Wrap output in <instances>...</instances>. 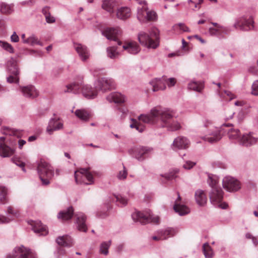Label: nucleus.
<instances>
[{"label":"nucleus","instance_id":"f257e3e1","mask_svg":"<svg viewBox=\"0 0 258 258\" xmlns=\"http://www.w3.org/2000/svg\"><path fill=\"white\" fill-rule=\"evenodd\" d=\"M174 112L168 108L155 107L150 111V114H141L139 119L145 123L156 124L168 131H175L180 128V124L173 119Z\"/></svg>","mask_w":258,"mask_h":258},{"label":"nucleus","instance_id":"f03ea898","mask_svg":"<svg viewBox=\"0 0 258 258\" xmlns=\"http://www.w3.org/2000/svg\"><path fill=\"white\" fill-rule=\"evenodd\" d=\"M218 177L213 174H209L207 182L211 187L209 192V198L212 204L215 207L225 209L228 205L225 203H222L223 198V192L221 188L218 186Z\"/></svg>","mask_w":258,"mask_h":258},{"label":"nucleus","instance_id":"7ed1b4c3","mask_svg":"<svg viewBox=\"0 0 258 258\" xmlns=\"http://www.w3.org/2000/svg\"><path fill=\"white\" fill-rule=\"evenodd\" d=\"M138 38L140 43L148 48L156 49L159 45V31L155 27L148 32H140Z\"/></svg>","mask_w":258,"mask_h":258},{"label":"nucleus","instance_id":"20e7f679","mask_svg":"<svg viewBox=\"0 0 258 258\" xmlns=\"http://www.w3.org/2000/svg\"><path fill=\"white\" fill-rule=\"evenodd\" d=\"M37 172L42 184L47 185L49 184V180L54 175L53 167L44 160H41L37 164Z\"/></svg>","mask_w":258,"mask_h":258},{"label":"nucleus","instance_id":"39448f33","mask_svg":"<svg viewBox=\"0 0 258 258\" xmlns=\"http://www.w3.org/2000/svg\"><path fill=\"white\" fill-rule=\"evenodd\" d=\"M135 1L139 5L137 8V18L141 23H146L156 19V13L154 11L148 10L147 4L145 1Z\"/></svg>","mask_w":258,"mask_h":258},{"label":"nucleus","instance_id":"423d86ee","mask_svg":"<svg viewBox=\"0 0 258 258\" xmlns=\"http://www.w3.org/2000/svg\"><path fill=\"white\" fill-rule=\"evenodd\" d=\"M7 68L9 74L7 78V82L18 84L20 81V71L17 60L14 58H11L7 62Z\"/></svg>","mask_w":258,"mask_h":258},{"label":"nucleus","instance_id":"0eeeda50","mask_svg":"<svg viewBox=\"0 0 258 258\" xmlns=\"http://www.w3.org/2000/svg\"><path fill=\"white\" fill-rule=\"evenodd\" d=\"M132 217L135 222H139L142 224H146L149 223L158 224L159 218L151 214L149 211L146 214L140 211H136L132 214Z\"/></svg>","mask_w":258,"mask_h":258},{"label":"nucleus","instance_id":"6e6552de","mask_svg":"<svg viewBox=\"0 0 258 258\" xmlns=\"http://www.w3.org/2000/svg\"><path fill=\"white\" fill-rule=\"evenodd\" d=\"M74 176L77 184L90 185L94 183L93 176L89 171V168H81L80 170L75 171Z\"/></svg>","mask_w":258,"mask_h":258},{"label":"nucleus","instance_id":"1a4fd4ad","mask_svg":"<svg viewBox=\"0 0 258 258\" xmlns=\"http://www.w3.org/2000/svg\"><path fill=\"white\" fill-rule=\"evenodd\" d=\"M236 29L249 31L254 28V21L252 17L243 16L237 18L233 25Z\"/></svg>","mask_w":258,"mask_h":258},{"label":"nucleus","instance_id":"9d476101","mask_svg":"<svg viewBox=\"0 0 258 258\" xmlns=\"http://www.w3.org/2000/svg\"><path fill=\"white\" fill-rule=\"evenodd\" d=\"M6 258H37L35 253L23 246L16 247L13 251V254L8 255Z\"/></svg>","mask_w":258,"mask_h":258},{"label":"nucleus","instance_id":"9b49d317","mask_svg":"<svg viewBox=\"0 0 258 258\" xmlns=\"http://www.w3.org/2000/svg\"><path fill=\"white\" fill-rule=\"evenodd\" d=\"M96 90L105 92L107 90L114 89L115 86L114 81L110 78H101L97 80L94 83Z\"/></svg>","mask_w":258,"mask_h":258},{"label":"nucleus","instance_id":"f8f14e48","mask_svg":"<svg viewBox=\"0 0 258 258\" xmlns=\"http://www.w3.org/2000/svg\"><path fill=\"white\" fill-rule=\"evenodd\" d=\"M223 187L229 192L236 191L240 188V182L230 176H225L222 180Z\"/></svg>","mask_w":258,"mask_h":258},{"label":"nucleus","instance_id":"ddd939ff","mask_svg":"<svg viewBox=\"0 0 258 258\" xmlns=\"http://www.w3.org/2000/svg\"><path fill=\"white\" fill-rule=\"evenodd\" d=\"M121 34V30L120 28H107L102 31V34L107 39L113 40L117 42V44L120 46L121 42L118 39V37Z\"/></svg>","mask_w":258,"mask_h":258},{"label":"nucleus","instance_id":"4468645a","mask_svg":"<svg viewBox=\"0 0 258 258\" xmlns=\"http://www.w3.org/2000/svg\"><path fill=\"white\" fill-rule=\"evenodd\" d=\"M232 124L224 123L221 127V131H223L224 133H227L228 137L231 140L237 141L239 143V139L241 138L242 135L238 129L231 128L230 129H225V127H230L232 126Z\"/></svg>","mask_w":258,"mask_h":258},{"label":"nucleus","instance_id":"2eb2a0df","mask_svg":"<svg viewBox=\"0 0 258 258\" xmlns=\"http://www.w3.org/2000/svg\"><path fill=\"white\" fill-rule=\"evenodd\" d=\"M153 148L149 147H140L135 149L134 156L139 161H144L152 153Z\"/></svg>","mask_w":258,"mask_h":258},{"label":"nucleus","instance_id":"dca6fc26","mask_svg":"<svg viewBox=\"0 0 258 258\" xmlns=\"http://www.w3.org/2000/svg\"><path fill=\"white\" fill-rule=\"evenodd\" d=\"M258 141V138L254 136L253 132L244 133L239 139V144L245 146L249 147L255 144Z\"/></svg>","mask_w":258,"mask_h":258},{"label":"nucleus","instance_id":"f3484780","mask_svg":"<svg viewBox=\"0 0 258 258\" xmlns=\"http://www.w3.org/2000/svg\"><path fill=\"white\" fill-rule=\"evenodd\" d=\"M222 138L221 131L217 127L208 131L207 134L203 136L202 139L211 143H213L219 141Z\"/></svg>","mask_w":258,"mask_h":258},{"label":"nucleus","instance_id":"a211bd4d","mask_svg":"<svg viewBox=\"0 0 258 258\" xmlns=\"http://www.w3.org/2000/svg\"><path fill=\"white\" fill-rule=\"evenodd\" d=\"M28 224L32 227L33 231L38 235H46L48 230L45 225H42L40 221H29Z\"/></svg>","mask_w":258,"mask_h":258},{"label":"nucleus","instance_id":"6ab92c4d","mask_svg":"<svg viewBox=\"0 0 258 258\" xmlns=\"http://www.w3.org/2000/svg\"><path fill=\"white\" fill-rule=\"evenodd\" d=\"M76 217L77 228L80 231L86 232L88 228L86 224V216L83 213L77 212L75 214Z\"/></svg>","mask_w":258,"mask_h":258},{"label":"nucleus","instance_id":"aec40b11","mask_svg":"<svg viewBox=\"0 0 258 258\" xmlns=\"http://www.w3.org/2000/svg\"><path fill=\"white\" fill-rule=\"evenodd\" d=\"M63 127V123L59 120V118H51L48 122L46 131L51 135L54 131L59 130Z\"/></svg>","mask_w":258,"mask_h":258},{"label":"nucleus","instance_id":"412c9836","mask_svg":"<svg viewBox=\"0 0 258 258\" xmlns=\"http://www.w3.org/2000/svg\"><path fill=\"white\" fill-rule=\"evenodd\" d=\"M74 47L82 60L85 61L89 58L90 53L86 46L80 43H74Z\"/></svg>","mask_w":258,"mask_h":258},{"label":"nucleus","instance_id":"4be33fe9","mask_svg":"<svg viewBox=\"0 0 258 258\" xmlns=\"http://www.w3.org/2000/svg\"><path fill=\"white\" fill-rule=\"evenodd\" d=\"M230 31L229 28L225 26H218V28H210L209 32L211 36L222 38L224 34H228Z\"/></svg>","mask_w":258,"mask_h":258},{"label":"nucleus","instance_id":"5701e85b","mask_svg":"<svg viewBox=\"0 0 258 258\" xmlns=\"http://www.w3.org/2000/svg\"><path fill=\"white\" fill-rule=\"evenodd\" d=\"M189 141L184 137H178L174 139L172 145L174 149H183L188 147Z\"/></svg>","mask_w":258,"mask_h":258},{"label":"nucleus","instance_id":"b1692460","mask_svg":"<svg viewBox=\"0 0 258 258\" xmlns=\"http://www.w3.org/2000/svg\"><path fill=\"white\" fill-rule=\"evenodd\" d=\"M20 90L22 93L25 97L33 98L38 95V92L34 86L32 85L20 87Z\"/></svg>","mask_w":258,"mask_h":258},{"label":"nucleus","instance_id":"393cba45","mask_svg":"<svg viewBox=\"0 0 258 258\" xmlns=\"http://www.w3.org/2000/svg\"><path fill=\"white\" fill-rule=\"evenodd\" d=\"M97 91L99 90H96L95 87L93 88L91 86L86 85L83 86L82 93L85 98L88 99H93L97 96Z\"/></svg>","mask_w":258,"mask_h":258},{"label":"nucleus","instance_id":"a878e982","mask_svg":"<svg viewBox=\"0 0 258 258\" xmlns=\"http://www.w3.org/2000/svg\"><path fill=\"white\" fill-rule=\"evenodd\" d=\"M66 89L63 90L64 93H79L82 91V81L80 82H74L66 86Z\"/></svg>","mask_w":258,"mask_h":258},{"label":"nucleus","instance_id":"bb28decb","mask_svg":"<svg viewBox=\"0 0 258 258\" xmlns=\"http://www.w3.org/2000/svg\"><path fill=\"white\" fill-rule=\"evenodd\" d=\"M106 99L109 102L115 103H123L125 100V97L118 92H112L106 97Z\"/></svg>","mask_w":258,"mask_h":258},{"label":"nucleus","instance_id":"cd10ccee","mask_svg":"<svg viewBox=\"0 0 258 258\" xmlns=\"http://www.w3.org/2000/svg\"><path fill=\"white\" fill-rule=\"evenodd\" d=\"M15 149L9 147L6 143H0V156L8 157L14 154Z\"/></svg>","mask_w":258,"mask_h":258},{"label":"nucleus","instance_id":"c85d7f7f","mask_svg":"<svg viewBox=\"0 0 258 258\" xmlns=\"http://www.w3.org/2000/svg\"><path fill=\"white\" fill-rule=\"evenodd\" d=\"M195 199L197 203L200 206H204L207 203V198L204 191L198 189L195 192Z\"/></svg>","mask_w":258,"mask_h":258},{"label":"nucleus","instance_id":"c756f323","mask_svg":"<svg viewBox=\"0 0 258 258\" xmlns=\"http://www.w3.org/2000/svg\"><path fill=\"white\" fill-rule=\"evenodd\" d=\"M117 7V3L113 0H104L102 2V8L108 13H112Z\"/></svg>","mask_w":258,"mask_h":258},{"label":"nucleus","instance_id":"7c9ffc66","mask_svg":"<svg viewBox=\"0 0 258 258\" xmlns=\"http://www.w3.org/2000/svg\"><path fill=\"white\" fill-rule=\"evenodd\" d=\"M74 214V209L72 207H69L66 210L59 212L57 217L62 221L70 220Z\"/></svg>","mask_w":258,"mask_h":258},{"label":"nucleus","instance_id":"2f4dec72","mask_svg":"<svg viewBox=\"0 0 258 258\" xmlns=\"http://www.w3.org/2000/svg\"><path fill=\"white\" fill-rule=\"evenodd\" d=\"M152 90L156 92L159 90H164L166 88V83L164 82V76L161 78H156L153 82Z\"/></svg>","mask_w":258,"mask_h":258},{"label":"nucleus","instance_id":"473e14b6","mask_svg":"<svg viewBox=\"0 0 258 258\" xmlns=\"http://www.w3.org/2000/svg\"><path fill=\"white\" fill-rule=\"evenodd\" d=\"M123 49L126 50L127 52L132 54H136L140 51L139 46L136 42H130L122 46Z\"/></svg>","mask_w":258,"mask_h":258},{"label":"nucleus","instance_id":"72a5a7b5","mask_svg":"<svg viewBox=\"0 0 258 258\" xmlns=\"http://www.w3.org/2000/svg\"><path fill=\"white\" fill-rule=\"evenodd\" d=\"M173 209L180 216L185 215L190 212L189 209L186 206L178 203L177 201L174 204Z\"/></svg>","mask_w":258,"mask_h":258},{"label":"nucleus","instance_id":"f704fd0d","mask_svg":"<svg viewBox=\"0 0 258 258\" xmlns=\"http://www.w3.org/2000/svg\"><path fill=\"white\" fill-rule=\"evenodd\" d=\"M116 17L121 20H125L131 16V10L126 7H121L117 9Z\"/></svg>","mask_w":258,"mask_h":258},{"label":"nucleus","instance_id":"c9c22d12","mask_svg":"<svg viewBox=\"0 0 258 258\" xmlns=\"http://www.w3.org/2000/svg\"><path fill=\"white\" fill-rule=\"evenodd\" d=\"M56 242L58 245L66 247L71 246L73 242L72 238L68 235L58 237Z\"/></svg>","mask_w":258,"mask_h":258},{"label":"nucleus","instance_id":"e433bc0d","mask_svg":"<svg viewBox=\"0 0 258 258\" xmlns=\"http://www.w3.org/2000/svg\"><path fill=\"white\" fill-rule=\"evenodd\" d=\"M176 230L173 228H167L159 231L158 234L161 236L162 240L167 239L168 238L173 236L176 233Z\"/></svg>","mask_w":258,"mask_h":258},{"label":"nucleus","instance_id":"4c0bfd02","mask_svg":"<svg viewBox=\"0 0 258 258\" xmlns=\"http://www.w3.org/2000/svg\"><path fill=\"white\" fill-rule=\"evenodd\" d=\"M204 88L203 82L200 81H191L188 84V88L198 92H202Z\"/></svg>","mask_w":258,"mask_h":258},{"label":"nucleus","instance_id":"58836bf2","mask_svg":"<svg viewBox=\"0 0 258 258\" xmlns=\"http://www.w3.org/2000/svg\"><path fill=\"white\" fill-rule=\"evenodd\" d=\"M119 48L116 46H112L107 48V55L111 59L116 58L119 55Z\"/></svg>","mask_w":258,"mask_h":258},{"label":"nucleus","instance_id":"ea45409f","mask_svg":"<svg viewBox=\"0 0 258 258\" xmlns=\"http://www.w3.org/2000/svg\"><path fill=\"white\" fill-rule=\"evenodd\" d=\"M3 133L9 136L16 137L18 139L19 138L21 137L22 135V131H20L14 128H10L6 127L4 128Z\"/></svg>","mask_w":258,"mask_h":258},{"label":"nucleus","instance_id":"a19ab883","mask_svg":"<svg viewBox=\"0 0 258 258\" xmlns=\"http://www.w3.org/2000/svg\"><path fill=\"white\" fill-rule=\"evenodd\" d=\"M24 43L32 46L35 44L40 46L43 45L42 43L41 42L39 39L34 35H32L26 39H24Z\"/></svg>","mask_w":258,"mask_h":258},{"label":"nucleus","instance_id":"79ce46f5","mask_svg":"<svg viewBox=\"0 0 258 258\" xmlns=\"http://www.w3.org/2000/svg\"><path fill=\"white\" fill-rule=\"evenodd\" d=\"M13 11V6L5 3H0V12L4 14H11Z\"/></svg>","mask_w":258,"mask_h":258},{"label":"nucleus","instance_id":"37998d69","mask_svg":"<svg viewBox=\"0 0 258 258\" xmlns=\"http://www.w3.org/2000/svg\"><path fill=\"white\" fill-rule=\"evenodd\" d=\"M203 250L206 258H212L213 256V251L208 243H204L203 245Z\"/></svg>","mask_w":258,"mask_h":258},{"label":"nucleus","instance_id":"c03bdc74","mask_svg":"<svg viewBox=\"0 0 258 258\" xmlns=\"http://www.w3.org/2000/svg\"><path fill=\"white\" fill-rule=\"evenodd\" d=\"M75 115L83 120H87L89 118L88 112L84 109H77L76 110Z\"/></svg>","mask_w":258,"mask_h":258},{"label":"nucleus","instance_id":"a18cd8bd","mask_svg":"<svg viewBox=\"0 0 258 258\" xmlns=\"http://www.w3.org/2000/svg\"><path fill=\"white\" fill-rule=\"evenodd\" d=\"M8 194V189L2 185H0V202L2 204H5L8 202L7 195Z\"/></svg>","mask_w":258,"mask_h":258},{"label":"nucleus","instance_id":"49530a36","mask_svg":"<svg viewBox=\"0 0 258 258\" xmlns=\"http://www.w3.org/2000/svg\"><path fill=\"white\" fill-rule=\"evenodd\" d=\"M111 243V240L103 242L100 246V252L104 255H107L108 254V248H109Z\"/></svg>","mask_w":258,"mask_h":258},{"label":"nucleus","instance_id":"de8ad7c7","mask_svg":"<svg viewBox=\"0 0 258 258\" xmlns=\"http://www.w3.org/2000/svg\"><path fill=\"white\" fill-rule=\"evenodd\" d=\"M112 201L113 202H119L122 206H125L127 203V199L120 195H113Z\"/></svg>","mask_w":258,"mask_h":258},{"label":"nucleus","instance_id":"09e8293b","mask_svg":"<svg viewBox=\"0 0 258 258\" xmlns=\"http://www.w3.org/2000/svg\"><path fill=\"white\" fill-rule=\"evenodd\" d=\"M179 170L178 169H175L172 171L170 172L169 173H165L164 174H161L160 176L164 177L167 180H171L174 179H175L177 176L176 174L178 172Z\"/></svg>","mask_w":258,"mask_h":258},{"label":"nucleus","instance_id":"8fccbe9b","mask_svg":"<svg viewBox=\"0 0 258 258\" xmlns=\"http://www.w3.org/2000/svg\"><path fill=\"white\" fill-rule=\"evenodd\" d=\"M12 161L16 165L22 168V170L24 172H26V169L25 168V162H23L19 157H14L13 158H12Z\"/></svg>","mask_w":258,"mask_h":258},{"label":"nucleus","instance_id":"3c124183","mask_svg":"<svg viewBox=\"0 0 258 258\" xmlns=\"http://www.w3.org/2000/svg\"><path fill=\"white\" fill-rule=\"evenodd\" d=\"M0 45L2 47H3L5 50L8 51L11 53H14V49L13 46L10 43L0 41Z\"/></svg>","mask_w":258,"mask_h":258},{"label":"nucleus","instance_id":"603ef678","mask_svg":"<svg viewBox=\"0 0 258 258\" xmlns=\"http://www.w3.org/2000/svg\"><path fill=\"white\" fill-rule=\"evenodd\" d=\"M132 122L130 124L131 128H135L138 131L142 133L144 131V128L138 122L137 120L134 119H132Z\"/></svg>","mask_w":258,"mask_h":258},{"label":"nucleus","instance_id":"864d4df0","mask_svg":"<svg viewBox=\"0 0 258 258\" xmlns=\"http://www.w3.org/2000/svg\"><path fill=\"white\" fill-rule=\"evenodd\" d=\"M127 175V171L125 166H123V170L119 171L117 175V177L119 180H124L126 179Z\"/></svg>","mask_w":258,"mask_h":258},{"label":"nucleus","instance_id":"5fc2aeb1","mask_svg":"<svg viewBox=\"0 0 258 258\" xmlns=\"http://www.w3.org/2000/svg\"><path fill=\"white\" fill-rule=\"evenodd\" d=\"M164 82L168 87L174 86L176 83V80L174 78H167L164 76Z\"/></svg>","mask_w":258,"mask_h":258},{"label":"nucleus","instance_id":"6e6d98bb","mask_svg":"<svg viewBox=\"0 0 258 258\" xmlns=\"http://www.w3.org/2000/svg\"><path fill=\"white\" fill-rule=\"evenodd\" d=\"M7 212L9 214L11 215L13 217H18L20 216L19 211L15 210L12 207H8Z\"/></svg>","mask_w":258,"mask_h":258},{"label":"nucleus","instance_id":"4d7b16f0","mask_svg":"<svg viewBox=\"0 0 258 258\" xmlns=\"http://www.w3.org/2000/svg\"><path fill=\"white\" fill-rule=\"evenodd\" d=\"M251 88L252 94L255 96H258V80H256L253 82Z\"/></svg>","mask_w":258,"mask_h":258},{"label":"nucleus","instance_id":"13d9d810","mask_svg":"<svg viewBox=\"0 0 258 258\" xmlns=\"http://www.w3.org/2000/svg\"><path fill=\"white\" fill-rule=\"evenodd\" d=\"M175 26L178 27L180 29H181L184 32L189 31V28L183 23H178L176 24Z\"/></svg>","mask_w":258,"mask_h":258},{"label":"nucleus","instance_id":"bf43d9fd","mask_svg":"<svg viewBox=\"0 0 258 258\" xmlns=\"http://www.w3.org/2000/svg\"><path fill=\"white\" fill-rule=\"evenodd\" d=\"M12 220V218L0 215V223H7Z\"/></svg>","mask_w":258,"mask_h":258},{"label":"nucleus","instance_id":"052dcab7","mask_svg":"<svg viewBox=\"0 0 258 258\" xmlns=\"http://www.w3.org/2000/svg\"><path fill=\"white\" fill-rule=\"evenodd\" d=\"M196 164L195 163L191 161H186V163L183 164V167L186 169H190L194 167Z\"/></svg>","mask_w":258,"mask_h":258},{"label":"nucleus","instance_id":"680f3d73","mask_svg":"<svg viewBox=\"0 0 258 258\" xmlns=\"http://www.w3.org/2000/svg\"><path fill=\"white\" fill-rule=\"evenodd\" d=\"M234 114H235V112L232 111H227L226 112L225 116L224 119L226 120H228L229 119H232L233 118V115H234Z\"/></svg>","mask_w":258,"mask_h":258},{"label":"nucleus","instance_id":"e2e57ef3","mask_svg":"<svg viewBox=\"0 0 258 258\" xmlns=\"http://www.w3.org/2000/svg\"><path fill=\"white\" fill-rule=\"evenodd\" d=\"M45 19L47 23H54L55 21V18L50 15V14L45 16Z\"/></svg>","mask_w":258,"mask_h":258},{"label":"nucleus","instance_id":"0e129e2a","mask_svg":"<svg viewBox=\"0 0 258 258\" xmlns=\"http://www.w3.org/2000/svg\"><path fill=\"white\" fill-rule=\"evenodd\" d=\"M188 2L189 4H193L194 5L195 8H198V6L203 2V0H188Z\"/></svg>","mask_w":258,"mask_h":258},{"label":"nucleus","instance_id":"69168bd1","mask_svg":"<svg viewBox=\"0 0 258 258\" xmlns=\"http://www.w3.org/2000/svg\"><path fill=\"white\" fill-rule=\"evenodd\" d=\"M11 40L12 42H17L19 41V38L15 32H14L13 34L11 35Z\"/></svg>","mask_w":258,"mask_h":258},{"label":"nucleus","instance_id":"338daca9","mask_svg":"<svg viewBox=\"0 0 258 258\" xmlns=\"http://www.w3.org/2000/svg\"><path fill=\"white\" fill-rule=\"evenodd\" d=\"M238 122L239 123L241 122L244 118V113L242 112H239L237 116Z\"/></svg>","mask_w":258,"mask_h":258},{"label":"nucleus","instance_id":"774afa93","mask_svg":"<svg viewBox=\"0 0 258 258\" xmlns=\"http://www.w3.org/2000/svg\"><path fill=\"white\" fill-rule=\"evenodd\" d=\"M17 142L20 149H22L23 146L26 143L25 140L21 139H19Z\"/></svg>","mask_w":258,"mask_h":258}]
</instances>
